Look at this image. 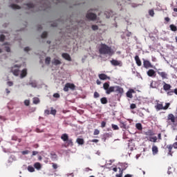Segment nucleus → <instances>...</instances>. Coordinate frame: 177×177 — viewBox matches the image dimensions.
Segmentation results:
<instances>
[{
	"instance_id": "nucleus-53",
	"label": "nucleus",
	"mask_w": 177,
	"mask_h": 177,
	"mask_svg": "<svg viewBox=\"0 0 177 177\" xmlns=\"http://www.w3.org/2000/svg\"><path fill=\"white\" fill-rule=\"evenodd\" d=\"M7 85H8V86H13V82H8Z\"/></svg>"
},
{
	"instance_id": "nucleus-4",
	"label": "nucleus",
	"mask_w": 177,
	"mask_h": 177,
	"mask_svg": "<svg viewBox=\"0 0 177 177\" xmlns=\"http://www.w3.org/2000/svg\"><path fill=\"white\" fill-rule=\"evenodd\" d=\"M143 66L145 68H154V66L151 64V62L145 59H143Z\"/></svg>"
},
{
	"instance_id": "nucleus-46",
	"label": "nucleus",
	"mask_w": 177,
	"mask_h": 177,
	"mask_svg": "<svg viewBox=\"0 0 177 177\" xmlns=\"http://www.w3.org/2000/svg\"><path fill=\"white\" fill-rule=\"evenodd\" d=\"M170 105L171 104L166 103V105L164 106V110H168V108L169 107Z\"/></svg>"
},
{
	"instance_id": "nucleus-48",
	"label": "nucleus",
	"mask_w": 177,
	"mask_h": 177,
	"mask_svg": "<svg viewBox=\"0 0 177 177\" xmlns=\"http://www.w3.org/2000/svg\"><path fill=\"white\" fill-rule=\"evenodd\" d=\"M13 74L14 75H16V76L19 75V70L16 69L13 71Z\"/></svg>"
},
{
	"instance_id": "nucleus-29",
	"label": "nucleus",
	"mask_w": 177,
	"mask_h": 177,
	"mask_svg": "<svg viewBox=\"0 0 177 177\" xmlns=\"http://www.w3.org/2000/svg\"><path fill=\"white\" fill-rule=\"evenodd\" d=\"M136 128H137V129H138V131H142V129H143V127L142 126L141 123H137L136 124Z\"/></svg>"
},
{
	"instance_id": "nucleus-20",
	"label": "nucleus",
	"mask_w": 177,
	"mask_h": 177,
	"mask_svg": "<svg viewBox=\"0 0 177 177\" xmlns=\"http://www.w3.org/2000/svg\"><path fill=\"white\" fill-rule=\"evenodd\" d=\"M50 156H51V160L53 161H56V160H57V155L56 154V153L55 152H51L50 153Z\"/></svg>"
},
{
	"instance_id": "nucleus-43",
	"label": "nucleus",
	"mask_w": 177,
	"mask_h": 177,
	"mask_svg": "<svg viewBox=\"0 0 177 177\" xmlns=\"http://www.w3.org/2000/svg\"><path fill=\"white\" fill-rule=\"evenodd\" d=\"M53 97H55L56 99H59V97H60V94L55 93L53 94Z\"/></svg>"
},
{
	"instance_id": "nucleus-35",
	"label": "nucleus",
	"mask_w": 177,
	"mask_h": 177,
	"mask_svg": "<svg viewBox=\"0 0 177 177\" xmlns=\"http://www.w3.org/2000/svg\"><path fill=\"white\" fill-rule=\"evenodd\" d=\"M46 64H50V57H47L45 59Z\"/></svg>"
},
{
	"instance_id": "nucleus-12",
	"label": "nucleus",
	"mask_w": 177,
	"mask_h": 177,
	"mask_svg": "<svg viewBox=\"0 0 177 177\" xmlns=\"http://www.w3.org/2000/svg\"><path fill=\"white\" fill-rule=\"evenodd\" d=\"M100 80H102V81H104L106 80H111L110 77L107 76V75L104 73H101L98 75Z\"/></svg>"
},
{
	"instance_id": "nucleus-59",
	"label": "nucleus",
	"mask_w": 177,
	"mask_h": 177,
	"mask_svg": "<svg viewBox=\"0 0 177 177\" xmlns=\"http://www.w3.org/2000/svg\"><path fill=\"white\" fill-rule=\"evenodd\" d=\"M37 154H38V151H32V156H37Z\"/></svg>"
},
{
	"instance_id": "nucleus-11",
	"label": "nucleus",
	"mask_w": 177,
	"mask_h": 177,
	"mask_svg": "<svg viewBox=\"0 0 177 177\" xmlns=\"http://www.w3.org/2000/svg\"><path fill=\"white\" fill-rule=\"evenodd\" d=\"M166 149L168 150V156H171L174 154V151H172V149H174V146L172 145H168L166 147Z\"/></svg>"
},
{
	"instance_id": "nucleus-57",
	"label": "nucleus",
	"mask_w": 177,
	"mask_h": 177,
	"mask_svg": "<svg viewBox=\"0 0 177 177\" xmlns=\"http://www.w3.org/2000/svg\"><path fill=\"white\" fill-rule=\"evenodd\" d=\"M5 48H6V52H10V47H9V46H6Z\"/></svg>"
},
{
	"instance_id": "nucleus-10",
	"label": "nucleus",
	"mask_w": 177,
	"mask_h": 177,
	"mask_svg": "<svg viewBox=\"0 0 177 177\" xmlns=\"http://www.w3.org/2000/svg\"><path fill=\"white\" fill-rule=\"evenodd\" d=\"M132 93H136V92L135 91V90L130 88L126 93L127 97H129L130 99H132V97H133V95H132Z\"/></svg>"
},
{
	"instance_id": "nucleus-24",
	"label": "nucleus",
	"mask_w": 177,
	"mask_h": 177,
	"mask_svg": "<svg viewBox=\"0 0 177 177\" xmlns=\"http://www.w3.org/2000/svg\"><path fill=\"white\" fill-rule=\"evenodd\" d=\"M62 62L59 59H54L53 61V64H54V66H59V64H61Z\"/></svg>"
},
{
	"instance_id": "nucleus-21",
	"label": "nucleus",
	"mask_w": 177,
	"mask_h": 177,
	"mask_svg": "<svg viewBox=\"0 0 177 177\" xmlns=\"http://www.w3.org/2000/svg\"><path fill=\"white\" fill-rule=\"evenodd\" d=\"M61 139L64 141L66 142V140H68V134L67 133H64L61 136Z\"/></svg>"
},
{
	"instance_id": "nucleus-15",
	"label": "nucleus",
	"mask_w": 177,
	"mask_h": 177,
	"mask_svg": "<svg viewBox=\"0 0 177 177\" xmlns=\"http://www.w3.org/2000/svg\"><path fill=\"white\" fill-rule=\"evenodd\" d=\"M66 147H68L71 146V147H73L74 146V142H73V139H68V140L66 141Z\"/></svg>"
},
{
	"instance_id": "nucleus-1",
	"label": "nucleus",
	"mask_w": 177,
	"mask_h": 177,
	"mask_svg": "<svg viewBox=\"0 0 177 177\" xmlns=\"http://www.w3.org/2000/svg\"><path fill=\"white\" fill-rule=\"evenodd\" d=\"M100 55H108L109 56H113L114 51L111 49V47L107 46V44H102L99 48Z\"/></svg>"
},
{
	"instance_id": "nucleus-60",
	"label": "nucleus",
	"mask_w": 177,
	"mask_h": 177,
	"mask_svg": "<svg viewBox=\"0 0 177 177\" xmlns=\"http://www.w3.org/2000/svg\"><path fill=\"white\" fill-rule=\"evenodd\" d=\"M165 21H167V23H168L169 21V20H171V19H169V17H167L165 18Z\"/></svg>"
},
{
	"instance_id": "nucleus-14",
	"label": "nucleus",
	"mask_w": 177,
	"mask_h": 177,
	"mask_svg": "<svg viewBox=\"0 0 177 177\" xmlns=\"http://www.w3.org/2000/svg\"><path fill=\"white\" fill-rule=\"evenodd\" d=\"M62 57L65 59V60H68V62H71V57L67 53H64L62 55Z\"/></svg>"
},
{
	"instance_id": "nucleus-34",
	"label": "nucleus",
	"mask_w": 177,
	"mask_h": 177,
	"mask_svg": "<svg viewBox=\"0 0 177 177\" xmlns=\"http://www.w3.org/2000/svg\"><path fill=\"white\" fill-rule=\"evenodd\" d=\"M111 127L113 131H118V129H120V127H118V126L116 124H112Z\"/></svg>"
},
{
	"instance_id": "nucleus-47",
	"label": "nucleus",
	"mask_w": 177,
	"mask_h": 177,
	"mask_svg": "<svg viewBox=\"0 0 177 177\" xmlns=\"http://www.w3.org/2000/svg\"><path fill=\"white\" fill-rule=\"evenodd\" d=\"M24 104H25V106H30V100H26L24 101Z\"/></svg>"
},
{
	"instance_id": "nucleus-9",
	"label": "nucleus",
	"mask_w": 177,
	"mask_h": 177,
	"mask_svg": "<svg viewBox=\"0 0 177 177\" xmlns=\"http://www.w3.org/2000/svg\"><path fill=\"white\" fill-rule=\"evenodd\" d=\"M114 88V92H116L117 93H120V95H122L124 93V88L122 87H120V86H115Z\"/></svg>"
},
{
	"instance_id": "nucleus-16",
	"label": "nucleus",
	"mask_w": 177,
	"mask_h": 177,
	"mask_svg": "<svg viewBox=\"0 0 177 177\" xmlns=\"http://www.w3.org/2000/svg\"><path fill=\"white\" fill-rule=\"evenodd\" d=\"M135 60L137 66H138V67H140V66H142V61H140V58H139V55L135 56Z\"/></svg>"
},
{
	"instance_id": "nucleus-52",
	"label": "nucleus",
	"mask_w": 177,
	"mask_h": 177,
	"mask_svg": "<svg viewBox=\"0 0 177 177\" xmlns=\"http://www.w3.org/2000/svg\"><path fill=\"white\" fill-rule=\"evenodd\" d=\"M106 127V122L102 121L101 123V128H104Z\"/></svg>"
},
{
	"instance_id": "nucleus-7",
	"label": "nucleus",
	"mask_w": 177,
	"mask_h": 177,
	"mask_svg": "<svg viewBox=\"0 0 177 177\" xmlns=\"http://www.w3.org/2000/svg\"><path fill=\"white\" fill-rule=\"evenodd\" d=\"M167 122L168 124H175V115L174 114L170 113L167 115Z\"/></svg>"
},
{
	"instance_id": "nucleus-2",
	"label": "nucleus",
	"mask_w": 177,
	"mask_h": 177,
	"mask_svg": "<svg viewBox=\"0 0 177 177\" xmlns=\"http://www.w3.org/2000/svg\"><path fill=\"white\" fill-rule=\"evenodd\" d=\"M103 88L106 91V95H110V93L114 92V86H110L109 82L104 83Z\"/></svg>"
},
{
	"instance_id": "nucleus-45",
	"label": "nucleus",
	"mask_w": 177,
	"mask_h": 177,
	"mask_svg": "<svg viewBox=\"0 0 177 177\" xmlns=\"http://www.w3.org/2000/svg\"><path fill=\"white\" fill-rule=\"evenodd\" d=\"M28 153H30V151L28 150L21 151V154H23V156H26V154H28Z\"/></svg>"
},
{
	"instance_id": "nucleus-33",
	"label": "nucleus",
	"mask_w": 177,
	"mask_h": 177,
	"mask_svg": "<svg viewBox=\"0 0 177 177\" xmlns=\"http://www.w3.org/2000/svg\"><path fill=\"white\" fill-rule=\"evenodd\" d=\"M28 171L29 172H35V169L32 166H28Z\"/></svg>"
},
{
	"instance_id": "nucleus-49",
	"label": "nucleus",
	"mask_w": 177,
	"mask_h": 177,
	"mask_svg": "<svg viewBox=\"0 0 177 177\" xmlns=\"http://www.w3.org/2000/svg\"><path fill=\"white\" fill-rule=\"evenodd\" d=\"M50 114H52L53 115H56V109H52L50 111Z\"/></svg>"
},
{
	"instance_id": "nucleus-26",
	"label": "nucleus",
	"mask_w": 177,
	"mask_h": 177,
	"mask_svg": "<svg viewBox=\"0 0 177 177\" xmlns=\"http://www.w3.org/2000/svg\"><path fill=\"white\" fill-rule=\"evenodd\" d=\"M100 102L102 104H107V98L106 97H103L100 99Z\"/></svg>"
},
{
	"instance_id": "nucleus-3",
	"label": "nucleus",
	"mask_w": 177,
	"mask_h": 177,
	"mask_svg": "<svg viewBox=\"0 0 177 177\" xmlns=\"http://www.w3.org/2000/svg\"><path fill=\"white\" fill-rule=\"evenodd\" d=\"M68 89H71V91H75V85L72 83H66L64 87V92H68Z\"/></svg>"
},
{
	"instance_id": "nucleus-62",
	"label": "nucleus",
	"mask_w": 177,
	"mask_h": 177,
	"mask_svg": "<svg viewBox=\"0 0 177 177\" xmlns=\"http://www.w3.org/2000/svg\"><path fill=\"white\" fill-rule=\"evenodd\" d=\"M116 177H122V171L119 174H116Z\"/></svg>"
},
{
	"instance_id": "nucleus-39",
	"label": "nucleus",
	"mask_w": 177,
	"mask_h": 177,
	"mask_svg": "<svg viewBox=\"0 0 177 177\" xmlns=\"http://www.w3.org/2000/svg\"><path fill=\"white\" fill-rule=\"evenodd\" d=\"M149 16H151V17H153L154 16V10H149Z\"/></svg>"
},
{
	"instance_id": "nucleus-25",
	"label": "nucleus",
	"mask_w": 177,
	"mask_h": 177,
	"mask_svg": "<svg viewBox=\"0 0 177 177\" xmlns=\"http://www.w3.org/2000/svg\"><path fill=\"white\" fill-rule=\"evenodd\" d=\"M120 128H122V129H127V123L120 121Z\"/></svg>"
},
{
	"instance_id": "nucleus-58",
	"label": "nucleus",
	"mask_w": 177,
	"mask_h": 177,
	"mask_svg": "<svg viewBox=\"0 0 177 177\" xmlns=\"http://www.w3.org/2000/svg\"><path fill=\"white\" fill-rule=\"evenodd\" d=\"M44 113H45V114H47L48 115V114H50V111L48 109L45 110Z\"/></svg>"
},
{
	"instance_id": "nucleus-51",
	"label": "nucleus",
	"mask_w": 177,
	"mask_h": 177,
	"mask_svg": "<svg viewBox=\"0 0 177 177\" xmlns=\"http://www.w3.org/2000/svg\"><path fill=\"white\" fill-rule=\"evenodd\" d=\"M172 95H174V91H169L167 92L168 96H172Z\"/></svg>"
},
{
	"instance_id": "nucleus-18",
	"label": "nucleus",
	"mask_w": 177,
	"mask_h": 177,
	"mask_svg": "<svg viewBox=\"0 0 177 177\" xmlns=\"http://www.w3.org/2000/svg\"><path fill=\"white\" fill-rule=\"evenodd\" d=\"M163 89L164 91H169L171 89V84H167L165 82H163Z\"/></svg>"
},
{
	"instance_id": "nucleus-44",
	"label": "nucleus",
	"mask_w": 177,
	"mask_h": 177,
	"mask_svg": "<svg viewBox=\"0 0 177 177\" xmlns=\"http://www.w3.org/2000/svg\"><path fill=\"white\" fill-rule=\"evenodd\" d=\"M100 97V94H99V93L95 91L94 93V97L96 99V98Z\"/></svg>"
},
{
	"instance_id": "nucleus-61",
	"label": "nucleus",
	"mask_w": 177,
	"mask_h": 177,
	"mask_svg": "<svg viewBox=\"0 0 177 177\" xmlns=\"http://www.w3.org/2000/svg\"><path fill=\"white\" fill-rule=\"evenodd\" d=\"M24 50H25V52H28V51H30V47H26V48H24Z\"/></svg>"
},
{
	"instance_id": "nucleus-54",
	"label": "nucleus",
	"mask_w": 177,
	"mask_h": 177,
	"mask_svg": "<svg viewBox=\"0 0 177 177\" xmlns=\"http://www.w3.org/2000/svg\"><path fill=\"white\" fill-rule=\"evenodd\" d=\"M136 107V104H131V105H130V109H135Z\"/></svg>"
},
{
	"instance_id": "nucleus-27",
	"label": "nucleus",
	"mask_w": 177,
	"mask_h": 177,
	"mask_svg": "<svg viewBox=\"0 0 177 177\" xmlns=\"http://www.w3.org/2000/svg\"><path fill=\"white\" fill-rule=\"evenodd\" d=\"M76 142L78 145H84L85 143L83 138H77Z\"/></svg>"
},
{
	"instance_id": "nucleus-22",
	"label": "nucleus",
	"mask_w": 177,
	"mask_h": 177,
	"mask_svg": "<svg viewBox=\"0 0 177 177\" xmlns=\"http://www.w3.org/2000/svg\"><path fill=\"white\" fill-rule=\"evenodd\" d=\"M145 134L147 136H150V137H151V136H153L154 132H153V130L149 129V130H148L147 131H146V132L145 133Z\"/></svg>"
},
{
	"instance_id": "nucleus-5",
	"label": "nucleus",
	"mask_w": 177,
	"mask_h": 177,
	"mask_svg": "<svg viewBox=\"0 0 177 177\" xmlns=\"http://www.w3.org/2000/svg\"><path fill=\"white\" fill-rule=\"evenodd\" d=\"M86 17L88 20H92L93 21L97 17V16L96 15V14H95L93 12H87Z\"/></svg>"
},
{
	"instance_id": "nucleus-30",
	"label": "nucleus",
	"mask_w": 177,
	"mask_h": 177,
	"mask_svg": "<svg viewBox=\"0 0 177 177\" xmlns=\"http://www.w3.org/2000/svg\"><path fill=\"white\" fill-rule=\"evenodd\" d=\"M169 28L171 31H177V28L176 26L174 25V24H171L169 26Z\"/></svg>"
},
{
	"instance_id": "nucleus-56",
	"label": "nucleus",
	"mask_w": 177,
	"mask_h": 177,
	"mask_svg": "<svg viewBox=\"0 0 177 177\" xmlns=\"http://www.w3.org/2000/svg\"><path fill=\"white\" fill-rule=\"evenodd\" d=\"M171 146H173L174 149H177V142H175Z\"/></svg>"
},
{
	"instance_id": "nucleus-50",
	"label": "nucleus",
	"mask_w": 177,
	"mask_h": 177,
	"mask_svg": "<svg viewBox=\"0 0 177 177\" xmlns=\"http://www.w3.org/2000/svg\"><path fill=\"white\" fill-rule=\"evenodd\" d=\"M53 165V169H57V164L56 163H51Z\"/></svg>"
},
{
	"instance_id": "nucleus-13",
	"label": "nucleus",
	"mask_w": 177,
	"mask_h": 177,
	"mask_svg": "<svg viewBox=\"0 0 177 177\" xmlns=\"http://www.w3.org/2000/svg\"><path fill=\"white\" fill-rule=\"evenodd\" d=\"M111 64H112V66H122V62H121V61H118L115 59H112L111 61Z\"/></svg>"
},
{
	"instance_id": "nucleus-36",
	"label": "nucleus",
	"mask_w": 177,
	"mask_h": 177,
	"mask_svg": "<svg viewBox=\"0 0 177 177\" xmlns=\"http://www.w3.org/2000/svg\"><path fill=\"white\" fill-rule=\"evenodd\" d=\"M26 6H28V8L29 9H31L32 8H35V6L32 3H26Z\"/></svg>"
},
{
	"instance_id": "nucleus-41",
	"label": "nucleus",
	"mask_w": 177,
	"mask_h": 177,
	"mask_svg": "<svg viewBox=\"0 0 177 177\" xmlns=\"http://www.w3.org/2000/svg\"><path fill=\"white\" fill-rule=\"evenodd\" d=\"M99 133H100V131H99L97 129H95L94 130L93 135H99Z\"/></svg>"
},
{
	"instance_id": "nucleus-38",
	"label": "nucleus",
	"mask_w": 177,
	"mask_h": 177,
	"mask_svg": "<svg viewBox=\"0 0 177 177\" xmlns=\"http://www.w3.org/2000/svg\"><path fill=\"white\" fill-rule=\"evenodd\" d=\"M33 103H34V104H38V103H39V98H34L33 99Z\"/></svg>"
},
{
	"instance_id": "nucleus-6",
	"label": "nucleus",
	"mask_w": 177,
	"mask_h": 177,
	"mask_svg": "<svg viewBox=\"0 0 177 177\" xmlns=\"http://www.w3.org/2000/svg\"><path fill=\"white\" fill-rule=\"evenodd\" d=\"M157 73L158 74V75H160V77H161L162 79L168 80V74L165 72H162V69H158L157 71Z\"/></svg>"
},
{
	"instance_id": "nucleus-40",
	"label": "nucleus",
	"mask_w": 177,
	"mask_h": 177,
	"mask_svg": "<svg viewBox=\"0 0 177 177\" xmlns=\"http://www.w3.org/2000/svg\"><path fill=\"white\" fill-rule=\"evenodd\" d=\"M91 28L92 30H93V31H96V30H98L99 27L97 26V25H93Z\"/></svg>"
},
{
	"instance_id": "nucleus-42",
	"label": "nucleus",
	"mask_w": 177,
	"mask_h": 177,
	"mask_svg": "<svg viewBox=\"0 0 177 177\" xmlns=\"http://www.w3.org/2000/svg\"><path fill=\"white\" fill-rule=\"evenodd\" d=\"M3 41H5V35H0V41L3 42Z\"/></svg>"
},
{
	"instance_id": "nucleus-23",
	"label": "nucleus",
	"mask_w": 177,
	"mask_h": 177,
	"mask_svg": "<svg viewBox=\"0 0 177 177\" xmlns=\"http://www.w3.org/2000/svg\"><path fill=\"white\" fill-rule=\"evenodd\" d=\"M27 75V69L24 68L22 70L21 73V78H24Z\"/></svg>"
},
{
	"instance_id": "nucleus-32",
	"label": "nucleus",
	"mask_w": 177,
	"mask_h": 177,
	"mask_svg": "<svg viewBox=\"0 0 177 177\" xmlns=\"http://www.w3.org/2000/svg\"><path fill=\"white\" fill-rule=\"evenodd\" d=\"M10 6L12 9H20V6L17 4H11Z\"/></svg>"
},
{
	"instance_id": "nucleus-17",
	"label": "nucleus",
	"mask_w": 177,
	"mask_h": 177,
	"mask_svg": "<svg viewBox=\"0 0 177 177\" xmlns=\"http://www.w3.org/2000/svg\"><path fill=\"white\" fill-rule=\"evenodd\" d=\"M152 154L156 156V154H158V147L157 146L153 145L152 146Z\"/></svg>"
},
{
	"instance_id": "nucleus-55",
	"label": "nucleus",
	"mask_w": 177,
	"mask_h": 177,
	"mask_svg": "<svg viewBox=\"0 0 177 177\" xmlns=\"http://www.w3.org/2000/svg\"><path fill=\"white\" fill-rule=\"evenodd\" d=\"M91 142H92L93 143H98L99 140H97V139H93V140H91Z\"/></svg>"
},
{
	"instance_id": "nucleus-8",
	"label": "nucleus",
	"mask_w": 177,
	"mask_h": 177,
	"mask_svg": "<svg viewBox=\"0 0 177 177\" xmlns=\"http://www.w3.org/2000/svg\"><path fill=\"white\" fill-rule=\"evenodd\" d=\"M147 74L148 77H151V78H156V75H157V74L156 73V72L153 69H149L147 72Z\"/></svg>"
},
{
	"instance_id": "nucleus-28",
	"label": "nucleus",
	"mask_w": 177,
	"mask_h": 177,
	"mask_svg": "<svg viewBox=\"0 0 177 177\" xmlns=\"http://www.w3.org/2000/svg\"><path fill=\"white\" fill-rule=\"evenodd\" d=\"M149 142H153V143H156L157 142V136H153V137H149Z\"/></svg>"
},
{
	"instance_id": "nucleus-63",
	"label": "nucleus",
	"mask_w": 177,
	"mask_h": 177,
	"mask_svg": "<svg viewBox=\"0 0 177 177\" xmlns=\"http://www.w3.org/2000/svg\"><path fill=\"white\" fill-rule=\"evenodd\" d=\"M96 84H97V85H100V84H102V82H100V80H97Z\"/></svg>"
},
{
	"instance_id": "nucleus-64",
	"label": "nucleus",
	"mask_w": 177,
	"mask_h": 177,
	"mask_svg": "<svg viewBox=\"0 0 177 177\" xmlns=\"http://www.w3.org/2000/svg\"><path fill=\"white\" fill-rule=\"evenodd\" d=\"M132 174H126L124 177H132Z\"/></svg>"
},
{
	"instance_id": "nucleus-19",
	"label": "nucleus",
	"mask_w": 177,
	"mask_h": 177,
	"mask_svg": "<svg viewBox=\"0 0 177 177\" xmlns=\"http://www.w3.org/2000/svg\"><path fill=\"white\" fill-rule=\"evenodd\" d=\"M155 108L156 109L157 111H160V110H164V106L162 105V104H157L155 106Z\"/></svg>"
},
{
	"instance_id": "nucleus-37",
	"label": "nucleus",
	"mask_w": 177,
	"mask_h": 177,
	"mask_svg": "<svg viewBox=\"0 0 177 177\" xmlns=\"http://www.w3.org/2000/svg\"><path fill=\"white\" fill-rule=\"evenodd\" d=\"M41 38H46V37H48V32H44L41 35Z\"/></svg>"
},
{
	"instance_id": "nucleus-31",
	"label": "nucleus",
	"mask_w": 177,
	"mask_h": 177,
	"mask_svg": "<svg viewBox=\"0 0 177 177\" xmlns=\"http://www.w3.org/2000/svg\"><path fill=\"white\" fill-rule=\"evenodd\" d=\"M34 167H35V168H36V169H41V163L35 162L34 164Z\"/></svg>"
}]
</instances>
